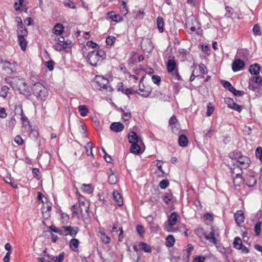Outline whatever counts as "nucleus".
Returning a JSON list of instances; mask_svg holds the SVG:
<instances>
[{
	"label": "nucleus",
	"mask_w": 262,
	"mask_h": 262,
	"mask_svg": "<svg viewBox=\"0 0 262 262\" xmlns=\"http://www.w3.org/2000/svg\"><path fill=\"white\" fill-rule=\"evenodd\" d=\"M143 145V142L142 143H136L132 144L130 146V152L135 154H139L141 152V147Z\"/></svg>",
	"instance_id": "obj_20"
},
{
	"label": "nucleus",
	"mask_w": 262,
	"mask_h": 262,
	"mask_svg": "<svg viewBox=\"0 0 262 262\" xmlns=\"http://www.w3.org/2000/svg\"><path fill=\"white\" fill-rule=\"evenodd\" d=\"M49 229L53 232H55V233H58L59 234V235H61V229H59L57 228H56L55 226L54 225H52V226H50L49 227Z\"/></svg>",
	"instance_id": "obj_60"
},
{
	"label": "nucleus",
	"mask_w": 262,
	"mask_h": 262,
	"mask_svg": "<svg viewBox=\"0 0 262 262\" xmlns=\"http://www.w3.org/2000/svg\"><path fill=\"white\" fill-rule=\"evenodd\" d=\"M233 183L235 187L239 186L243 182V180L241 176L235 177L232 176Z\"/></svg>",
	"instance_id": "obj_34"
},
{
	"label": "nucleus",
	"mask_w": 262,
	"mask_h": 262,
	"mask_svg": "<svg viewBox=\"0 0 262 262\" xmlns=\"http://www.w3.org/2000/svg\"><path fill=\"white\" fill-rule=\"evenodd\" d=\"M245 63L241 59H235L232 62V69L234 72H237L244 69Z\"/></svg>",
	"instance_id": "obj_7"
},
{
	"label": "nucleus",
	"mask_w": 262,
	"mask_h": 262,
	"mask_svg": "<svg viewBox=\"0 0 262 262\" xmlns=\"http://www.w3.org/2000/svg\"><path fill=\"white\" fill-rule=\"evenodd\" d=\"M116 40V37L113 36H109L106 38V43L107 45L112 46Z\"/></svg>",
	"instance_id": "obj_51"
},
{
	"label": "nucleus",
	"mask_w": 262,
	"mask_h": 262,
	"mask_svg": "<svg viewBox=\"0 0 262 262\" xmlns=\"http://www.w3.org/2000/svg\"><path fill=\"white\" fill-rule=\"evenodd\" d=\"M167 70L168 73L174 72L176 73V78L180 80L181 76L179 75L178 68H177V63L174 60V56L170 57L166 63Z\"/></svg>",
	"instance_id": "obj_6"
},
{
	"label": "nucleus",
	"mask_w": 262,
	"mask_h": 262,
	"mask_svg": "<svg viewBox=\"0 0 262 262\" xmlns=\"http://www.w3.org/2000/svg\"><path fill=\"white\" fill-rule=\"evenodd\" d=\"M178 214L176 212H172L169 216L167 223L170 226L175 225L177 222Z\"/></svg>",
	"instance_id": "obj_16"
},
{
	"label": "nucleus",
	"mask_w": 262,
	"mask_h": 262,
	"mask_svg": "<svg viewBox=\"0 0 262 262\" xmlns=\"http://www.w3.org/2000/svg\"><path fill=\"white\" fill-rule=\"evenodd\" d=\"M233 244V247L238 250L243 245L242 239L239 237H236L234 239Z\"/></svg>",
	"instance_id": "obj_38"
},
{
	"label": "nucleus",
	"mask_w": 262,
	"mask_h": 262,
	"mask_svg": "<svg viewBox=\"0 0 262 262\" xmlns=\"http://www.w3.org/2000/svg\"><path fill=\"white\" fill-rule=\"evenodd\" d=\"M82 190L86 193L91 194L93 192V188L91 184H83L81 186Z\"/></svg>",
	"instance_id": "obj_33"
},
{
	"label": "nucleus",
	"mask_w": 262,
	"mask_h": 262,
	"mask_svg": "<svg viewBox=\"0 0 262 262\" xmlns=\"http://www.w3.org/2000/svg\"><path fill=\"white\" fill-rule=\"evenodd\" d=\"M152 81L158 85H160L161 81V78L160 76L154 75L151 76Z\"/></svg>",
	"instance_id": "obj_47"
},
{
	"label": "nucleus",
	"mask_w": 262,
	"mask_h": 262,
	"mask_svg": "<svg viewBox=\"0 0 262 262\" xmlns=\"http://www.w3.org/2000/svg\"><path fill=\"white\" fill-rule=\"evenodd\" d=\"M106 15L108 18L111 19L113 21L120 23L123 20L122 17L114 11H110L107 13Z\"/></svg>",
	"instance_id": "obj_14"
},
{
	"label": "nucleus",
	"mask_w": 262,
	"mask_h": 262,
	"mask_svg": "<svg viewBox=\"0 0 262 262\" xmlns=\"http://www.w3.org/2000/svg\"><path fill=\"white\" fill-rule=\"evenodd\" d=\"M26 37H18V42L22 51H25L26 49L28 41L25 38Z\"/></svg>",
	"instance_id": "obj_26"
},
{
	"label": "nucleus",
	"mask_w": 262,
	"mask_h": 262,
	"mask_svg": "<svg viewBox=\"0 0 262 262\" xmlns=\"http://www.w3.org/2000/svg\"><path fill=\"white\" fill-rule=\"evenodd\" d=\"M86 150V154L88 156H91L92 157H94V155L93 154L92 149H93V144L92 142H89L87 143L86 145L84 147Z\"/></svg>",
	"instance_id": "obj_37"
},
{
	"label": "nucleus",
	"mask_w": 262,
	"mask_h": 262,
	"mask_svg": "<svg viewBox=\"0 0 262 262\" xmlns=\"http://www.w3.org/2000/svg\"><path fill=\"white\" fill-rule=\"evenodd\" d=\"M79 245V241L76 238H72L70 242V249L75 252L78 251V246Z\"/></svg>",
	"instance_id": "obj_25"
},
{
	"label": "nucleus",
	"mask_w": 262,
	"mask_h": 262,
	"mask_svg": "<svg viewBox=\"0 0 262 262\" xmlns=\"http://www.w3.org/2000/svg\"><path fill=\"white\" fill-rule=\"evenodd\" d=\"M114 199L116 202L117 204L119 206H121L123 205V201L122 195L120 193L118 192L117 191H114L113 193Z\"/></svg>",
	"instance_id": "obj_27"
},
{
	"label": "nucleus",
	"mask_w": 262,
	"mask_h": 262,
	"mask_svg": "<svg viewBox=\"0 0 262 262\" xmlns=\"http://www.w3.org/2000/svg\"><path fill=\"white\" fill-rule=\"evenodd\" d=\"M123 112L122 118L124 121H127L131 118V114L130 112H125L123 109H121Z\"/></svg>",
	"instance_id": "obj_53"
},
{
	"label": "nucleus",
	"mask_w": 262,
	"mask_h": 262,
	"mask_svg": "<svg viewBox=\"0 0 262 262\" xmlns=\"http://www.w3.org/2000/svg\"><path fill=\"white\" fill-rule=\"evenodd\" d=\"M14 8L16 11L20 10L21 8L25 12L27 11V6L24 4V0H15Z\"/></svg>",
	"instance_id": "obj_15"
},
{
	"label": "nucleus",
	"mask_w": 262,
	"mask_h": 262,
	"mask_svg": "<svg viewBox=\"0 0 262 262\" xmlns=\"http://www.w3.org/2000/svg\"><path fill=\"white\" fill-rule=\"evenodd\" d=\"M6 82L11 86L14 90H17L19 93L26 95L29 91L25 80L19 77H7L5 78Z\"/></svg>",
	"instance_id": "obj_1"
},
{
	"label": "nucleus",
	"mask_w": 262,
	"mask_h": 262,
	"mask_svg": "<svg viewBox=\"0 0 262 262\" xmlns=\"http://www.w3.org/2000/svg\"><path fill=\"white\" fill-rule=\"evenodd\" d=\"M260 70V64L258 63H254L250 66L249 71L251 74L258 75Z\"/></svg>",
	"instance_id": "obj_23"
},
{
	"label": "nucleus",
	"mask_w": 262,
	"mask_h": 262,
	"mask_svg": "<svg viewBox=\"0 0 262 262\" xmlns=\"http://www.w3.org/2000/svg\"><path fill=\"white\" fill-rule=\"evenodd\" d=\"M221 83L223 86L230 92H232V90H234V88L231 85V84L228 81L222 80Z\"/></svg>",
	"instance_id": "obj_36"
},
{
	"label": "nucleus",
	"mask_w": 262,
	"mask_h": 262,
	"mask_svg": "<svg viewBox=\"0 0 262 262\" xmlns=\"http://www.w3.org/2000/svg\"><path fill=\"white\" fill-rule=\"evenodd\" d=\"M242 169L237 164H235V163H233V165L230 167V172L231 173V176H241Z\"/></svg>",
	"instance_id": "obj_9"
},
{
	"label": "nucleus",
	"mask_w": 262,
	"mask_h": 262,
	"mask_svg": "<svg viewBox=\"0 0 262 262\" xmlns=\"http://www.w3.org/2000/svg\"><path fill=\"white\" fill-rule=\"evenodd\" d=\"M89 202H83L79 203V212L82 217L84 215V213L89 214Z\"/></svg>",
	"instance_id": "obj_13"
},
{
	"label": "nucleus",
	"mask_w": 262,
	"mask_h": 262,
	"mask_svg": "<svg viewBox=\"0 0 262 262\" xmlns=\"http://www.w3.org/2000/svg\"><path fill=\"white\" fill-rule=\"evenodd\" d=\"M225 102L229 108H231L235 103L233 99L228 97L225 99Z\"/></svg>",
	"instance_id": "obj_59"
},
{
	"label": "nucleus",
	"mask_w": 262,
	"mask_h": 262,
	"mask_svg": "<svg viewBox=\"0 0 262 262\" xmlns=\"http://www.w3.org/2000/svg\"><path fill=\"white\" fill-rule=\"evenodd\" d=\"M206 257L202 255H198L194 257L192 262H205Z\"/></svg>",
	"instance_id": "obj_50"
},
{
	"label": "nucleus",
	"mask_w": 262,
	"mask_h": 262,
	"mask_svg": "<svg viewBox=\"0 0 262 262\" xmlns=\"http://www.w3.org/2000/svg\"><path fill=\"white\" fill-rule=\"evenodd\" d=\"M244 181L246 185L249 187L254 186L257 183L256 179L251 173L247 174Z\"/></svg>",
	"instance_id": "obj_10"
},
{
	"label": "nucleus",
	"mask_w": 262,
	"mask_h": 262,
	"mask_svg": "<svg viewBox=\"0 0 262 262\" xmlns=\"http://www.w3.org/2000/svg\"><path fill=\"white\" fill-rule=\"evenodd\" d=\"M76 194V195H77V196L78 198L79 203H82L83 202H89L86 200L85 197H84L83 196L81 195L79 192H77Z\"/></svg>",
	"instance_id": "obj_61"
},
{
	"label": "nucleus",
	"mask_w": 262,
	"mask_h": 262,
	"mask_svg": "<svg viewBox=\"0 0 262 262\" xmlns=\"http://www.w3.org/2000/svg\"><path fill=\"white\" fill-rule=\"evenodd\" d=\"M179 144L182 147H185L188 144V139L186 136L181 135L179 137Z\"/></svg>",
	"instance_id": "obj_29"
},
{
	"label": "nucleus",
	"mask_w": 262,
	"mask_h": 262,
	"mask_svg": "<svg viewBox=\"0 0 262 262\" xmlns=\"http://www.w3.org/2000/svg\"><path fill=\"white\" fill-rule=\"evenodd\" d=\"M171 199H172L171 194H168V193L165 194L163 197V200L167 204H169V203L171 201Z\"/></svg>",
	"instance_id": "obj_57"
},
{
	"label": "nucleus",
	"mask_w": 262,
	"mask_h": 262,
	"mask_svg": "<svg viewBox=\"0 0 262 262\" xmlns=\"http://www.w3.org/2000/svg\"><path fill=\"white\" fill-rule=\"evenodd\" d=\"M253 32L255 35H260L261 33L260 28L258 25H255L253 28Z\"/></svg>",
	"instance_id": "obj_55"
},
{
	"label": "nucleus",
	"mask_w": 262,
	"mask_h": 262,
	"mask_svg": "<svg viewBox=\"0 0 262 262\" xmlns=\"http://www.w3.org/2000/svg\"><path fill=\"white\" fill-rule=\"evenodd\" d=\"M175 243V239L173 235H169L166 239V245L168 247H172Z\"/></svg>",
	"instance_id": "obj_35"
},
{
	"label": "nucleus",
	"mask_w": 262,
	"mask_h": 262,
	"mask_svg": "<svg viewBox=\"0 0 262 262\" xmlns=\"http://www.w3.org/2000/svg\"><path fill=\"white\" fill-rule=\"evenodd\" d=\"M129 142L132 144L136 143H142V140L135 132H130L128 135Z\"/></svg>",
	"instance_id": "obj_11"
},
{
	"label": "nucleus",
	"mask_w": 262,
	"mask_h": 262,
	"mask_svg": "<svg viewBox=\"0 0 262 262\" xmlns=\"http://www.w3.org/2000/svg\"><path fill=\"white\" fill-rule=\"evenodd\" d=\"M71 226H62L61 229V235H68L71 229Z\"/></svg>",
	"instance_id": "obj_49"
},
{
	"label": "nucleus",
	"mask_w": 262,
	"mask_h": 262,
	"mask_svg": "<svg viewBox=\"0 0 262 262\" xmlns=\"http://www.w3.org/2000/svg\"><path fill=\"white\" fill-rule=\"evenodd\" d=\"M169 184V181L167 180H163L160 181L159 186L161 189L166 188Z\"/></svg>",
	"instance_id": "obj_54"
},
{
	"label": "nucleus",
	"mask_w": 262,
	"mask_h": 262,
	"mask_svg": "<svg viewBox=\"0 0 262 262\" xmlns=\"http://www.w3.org/2000/svg\"><path fill=\"white\" fill-rule=\"evenodd\" d=\"M136 231L140 236H143L145 232L144 227L140 225L137 226Z\"/></svg>",
	"instance_id": "obj_56"
},
{
	"label": "nucleus",
	"mask_w": 262,
	"mask_h": 262,
	"mask_svg": "<svg viewBox=\"0 0 262 262\" xmlns=\"http://www.w3.org/2000/svg\"><path fill=\"white\" fill-rule=\"evenodd\" d=\"M54 66V62L51 60L46 62V67L49 70L52 71Z\"/></svg>",
	"instance_id": "obj_58"
},
{
	"label": "nucleus",
	"mask_w": 262,
	"mask_h": 262,
	"mask_svg": "<svg viewBox=\"0 0 262 262\" xmlns=\"http://www.w3.org/2000/svg\"><path fill=\"white\" fill-rule=\"evenodd\" d=\"M79 206L78 207L76 205H73L71 207V211L72 212V215L73 216H76L77 218H79V214L78 213Z\"/></svg>",
	"instance_id": "obj_43"
},
{
	"label": "nucleus",
	"mask_w": 262,
	"mask_h": 262,
	"mask_svg": "<svg viewBox=\"0 0 262 262\" xmlns=\"http://www.w3.org/2000/svg\"><path fill=\"white\" fill-rule=\"evenodd\" d=\"M121 229H122V226L120 225L118 222H116L113 224V228L112 229V232H115L119 231Z\"/></svg>",
	"instance_id": "obj_52"
},
{
	"label": "nucleus",
	"mask_w": 262,
	"mask_h": 262,
	"mask_svg": "<svg viewBox=\"0 0 262 262\" xmlns=\"http://www.w3.org/2000/svg\"><path fill=\"white\" fill-rule=\"evenodd\" d=\"M71 45H72V41L70 40H65L62 43V47H63V49L67 51L68 49L71 48Z\"/></svg>",
	"instance_id": "obj_48"
},
{
	"label": "nucleus",
	"mask_w": 262,
	"mask_h": 262,
	"mask_svg": "<svg viewBox=\"0 0 262 262\" xmlns=\"http://www.w3.org/2000/svg\"><path fill=\"white\" fill-rule=\"evenodd\" d=\"M142 49L147 53L150 52L153 49V45L150 40L146 39L143 40L141 44Z\"/></svg>",
	"instance_id": "obj_8"
},
{
	"label": "nucleus",
	"mask_w": 262,
	"mask_h": 262,
	"mask_svg": "<svg viewBox=\"0 0 262 262\" xmlns=\"http://www.w3.org/2000/svg\"><path fill=\"white\" fill-rule=\"evenodd\" d=\"M152 97L156 98L160 100L166 101L168 98V96L165 94L162 93L160 91L156 90L152 93Z\"/></svg>",
	"instance_id": "obj_22"
},
{
	"label": "nucleus",
	"mask_w": 262,
	"mask_h": 262,
	"mask_svg": "<svg viewBox=\"0 0 262 262\" xmlns=\"http://www.w3.org/2000/svg\"><path fill=\"white\" fill-rule=\"evenodd\" d=\"M33 94L40 100H45L48 95V91L46 88L39 82L35 83L32 87Z\"/></svg>",
	"instance_id": "obj_4"
},
{
	"label": "nucleus",
	"mask_w": 262,
	"mask_h": 262,
	"mask_svg": "<svg viewBox=\"0 0 262 262\" xmlns=\"http://www.w3.org/2000/svg\"><path fill=\"white\" fill-rule=\"evenodd\" d=\"M229 156L231 159L235 160L236 161L235 164H237L242 168L246 169L250 165L251 162L250 158L242 155L238 151H234L229 154Z\"/></svg>",
	"instance_id": "obj_3"
},
{
	"label": "nucleus",
	"mask_w": 262,
	"mask_h": 262,
	"mask_svg": "<svg viewBox=\"0 0 262 262\" xmlns=\"http://www.w3.org/2000/svg\"><path fill=\"white\" fill-rule=\"evenodd\" d=\"M99 236L102 241L105 244H108L111 241L110 237L107 236L104 231L99 232Z\"/></svg>",
	"instance_id": "obj_30"
},
{
	"label": "nucleus",
	"mask_w": 262,
	"mask_h": 262,
	"mask_svg": "<svg viewBox=\"0 0 262 262\" xmlns=\"http://www.w3.org/2000/svg\"><path fill=\"white\" fill-rule=\"evenodd\" d=\"M214 111V106L211 103H208L207 104V110L206 112V115L207 116H210L213 114Z\"/></svg>",
	"instance_id": "obj_46"
},
{
	"label": "nucleus",
	"mask_w": 262,
	"mask_h": 262,
	"mask_svg": "<svg viewBox=\"0 0 262 262\" xmlns=\"http://www.w3.org/2000/svg\"><path fill=\"white\" fill-rule=\"evenodd\" d=\"M139 246L140 248L145 252L151 253V249L150 247L146 243L141 242L139 243Z\"/></svg>",
	"instance_id": "obj_31"
},
{
	"label": "nucleus",
	"mask_w": 262,
	"mask_h": 262,
	"mask_svg": "<svg viewBox=\"0 0 262 262\" xmlns=\"http://www.w3.org/2000/svg\"><path fill=\"white\" fill-rule=\"evenodd\" d=\"M108 80L101 76H96L95 79V86L100 91L107 90Z\"/></svg>",
	"instance_id": "obj_5"
},
{
	"label": "nucleus",
	"mask_w": 262,
	"mask_h": 262,
	"mask_svg": "<svg viewBox=\"0 0 262 262\" xmlns=\"http://www.w3.org/2000/svg\"><path fill=\"white\" fill-rule=\"evenodd\" d=\"M108 181L111 185L116 184L118 182V178L115 174H111L108 176Z\"/></svg>",
	"instance_id": "obj_39"
},
{
	"label": "nucleus",
	"mask_w": 262,
	"mask_h": 262,
	"mask_svg": "<svg viewBox=\"0 0 262 262\" xmlns=\"http://www.w3.org/2000/svg\"><path fill=\"white\" fill-rule=\"evenodd\" d=\"M252 80L256 84H261L262 83V77H261L253 76Z\"/></svg>",
	"instance_id": "obj_63"
},
{
	"label": "nucleus",
	"mask_w": 262,
	"mask_h": 262,
	"mask_svg": "<svg viewBox=\"0 0 262 262\" xmlns=\"http://www.w3.org/2000/svg\"><path fill=\"white\" fill-rule=\"evenodd\" d=\"M64 30V28L62 24L57 23L53 28V32L56 35L62 34Z\"/></svg>",
	"instance_id": "obj_21"
},
{
	"label": "nucleus",
	"mask_w": 262,
	"mask_h": 262,
	"mask_svg": "<svg viewBox=\"0 0 262 262\" xmlns=\"http://www.w3.org/2000/svg\"><path fill=\"white\" fill-rule=\"evenodd\" d=\"M64 253L62 252L60 253L58 256H53V261H54V262H62L64 258Z\"/></svg>",
	"instance_id": "obj_44"
},
{
	"label": "nucleus",
	"mask_w": 262,
	"mask_h": 262,
	"mask_svg": "<svg viewBox=\"0 0 262 262\" xmlns=\"http://www.w3.org/2000/svg\"><path fill=\"white\" fill-rule=\"evenodd\" d=\"M17 34L18 37H27L28 35V31L24 25L17 27Z\"/></svg>",
	"instance_id": "obj_24"
},
{
	"label": "nucleus",
	"mask_w": 262,
	"mask_h": 262,
	"mask_svg": "<svg viewBox=\"0 0 262 262\" xmlns=\"http://www.w3.org/2000/svg\"><path fill=\"white\" fill-rule=\"evenodd\" d=\"M124 127L123 124L120 122H113L110 126V129L116 133L121 132Z\"/></svg>",
	"instance_id": "obj_17"
},
{
	"label": "nucleus",
	"mask_w": 262,
	"mask_h": 262,
	"mask_svg": "<svg viewBox=\"0 0 262 262\" xmlns=\"http://www.w3.org/2000/svg\"><path fill=\"white\" fill-rule=\"evenodd\" d=\"M255 155L256 157L259 159L262 156V147H258L255 151Z\"/></svg>",
	"instance_id": "obj_64"
},
{
	"label": "nucleus",
	"mask_w": 262,
	"mask_h": 262,
	"mask_svg": "<svg viewBox=\"0 0 262 262\" xmlns=\"http://www.w3.org/2000/svg\"><path fill=\"white\" fill-rule=\"evenodd\" d=\"M87 57L90 64L95 67L105 58V53L102 50H94L90 52Z\"/></svg>",
	"instance_id": "obj_2"
},
{
	"label": "nucleus",
	"mask_w": 262,
	"mask_h": 262,
	"mask_svg": "<svg viewBox=\"0 0 262 262\" xmlns=\"http://www.w3.org/2000/svg\"><path fill=\"white\" fill-rule=\"evenodd\" d=\"M63 3L66 7H68L69 8L73 9L76 8V6L75 3L71 0H64Z\"/></svg>",
	"instance_id": "obj_40"
},
{
	"label": "nucleus",
	"mask_w": 262,
	"mask_h": 262,
	"mask_svg": "<svg viewBox=\"0 0 262 262\" xmlns=\"http://www.w3.org/2000/svg\"><path fill=\"white\" fill-rule=\"evenodd\" d=\"M9 88L6 85L3 86L0 91V96L5 98L7 96Z\"/></svg>",
	"instance_id": "obj_45"
},
{
	"label": "nucleus",
	"mask_w": 262,
	"mask_h": 262,
	"mask_svg": "<svg viewBox=\"0 0 262 262\" xmlns=\"http://www.w3.org/2000/svg\"><path fill=\"white\" fill-rule=\"evenodd\" d=\"M78 110L81 116L84 117L87 115L89 110L88 107L85 105H80L78 106Z\"/></svg>",
	"instance_id": "obj_32"
},
{
	"label": "nucleus",
	"mask_w": 262,
	"mask_h": 262,
	"mask_svg": "<svg viewBox=\"0 0 262 262\" xmlns=\"http://www.w3.org/2000/svg\"><path fill=\"white\" fill-rule=\"evenodd\" d=\"M234 219L236 224L239 225L243 223L245 220V216L242 210H238L234 214Z\"/></svg>",
	"instance_id": "obj_19"
},
{
	"label": "nucleus",
	"mask_w": 262,
	"mask_h": 262,
	"mask_svg": "<svg viewBox=\"0 0 262 262\" xmlns=\"http://www.w3.org/2000/svg\"><path fill=\"white\" fill-rule=\"evenodd\" d=\"M138 91L139 92V94H138V95L143 97H147L150 94L151 89L150 88H145L144 86L143 88H141V86L139 85V89Z\"/></svg>",
	"instance_id": "obj_18"
},
{
	"label": "nucleus",
	"mask_w": 262,
	"mask_h": 262,
	"mask_svg": "<svg viewBox=\"0 0 262 262\" xmlns=\"http://www.w3.org/2000/svg\"><path fill=\"white\" fill-rule=\"evenodd\" d=\"M122 93L128 96L132 94H139L138 91H135L131 88L124 89Z\"/></svg>",
	"instance_id": "obj_41"
},
{
	"label": "nucleus",
	"mask_w": 262,
	"mask_h": 262,
	"mask_svg": "<svg viewBox=\"0 0 262 262\" xmlns=\"http://www.w3.org/2000/svg\"><path fill=\"white\" fill-rule=\"evenodd\" d=\"M261 223L259 221L255 225L254 231L256 236H259L261 232Z\"/></svg>",
	"instance_id": "obj_42"
},
{
	"label": "nucleus",
	"mask_w": 262,
	"mask_h": 262,
	"mask_svg": "<svg viewBox=\"0 0 262 262\" xmlns=\"http://www.w3.org/2000/svg\"><path fill=\"white\" fill-rule=\"evenodd\" d=\"M216 235L215 231L213 228H211V230L208 234L205 235V238L209 241L210 243H212L214 245L216 246L217 243V239L215 237Z\"/></svg>",
	"instance_id": "obj_12"
},
{
	"label": "nucleus",
	"mask_w": 262,
	"mask_h": 262,
	"mask_svg": "<svg viewBox=\"0 0 262 262\" xmlns=\"http://www.w3.org/2000/svg\"><path fill=\"white\" fill-rule=\"evenodd\" d=\"M20 116H21V118H20L21 121H22L24 125H26L27 124H29V121L28 119V118H27V117L25 116L24 113L21 114Z\"/></svg>",
	"instance_id": "obj_62"
},
{
	"label": "nucleus",
	"mask_w": 262,
	"mask_h": 262,
	"mask_svg": "<svg viewBox=\"0 0 262 262\" xmlns=\"http://www.w3.org/2000/svg\"><path fill=\"white\" fill-rule=\"evenodd\" d=\"M157 26L159 31L162 33L164 31V20L162 16H158L157 18Z\"/></svg>",
	"instance_id": "obj_28"
}]
</instances>
